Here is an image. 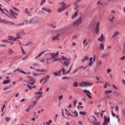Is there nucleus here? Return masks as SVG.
I'll use <instances>...</instances> for the list:
<instances>
[{"label": "nucleus", "instance_id": "423d86ee", "mask_svg": "<svg viewBox=\"0 0 125 125\" xmlns=\"http://www.w3.org/2000/svg\"><path fill=\"white\" fill-rule=\"evenodd\" d=\"M9 12L10 15H12L13 18H15V19H16L17 18V16H18V13L14 11L12 9H10Z\"/></svg>", "mask_w": 125, "mask_h": 125}, {"label": "nucleus", "instance_id": "b1692460", "mask_svg": "<svg viewBox=\"0 0 125 125\" xmlns=\"http://www.w3.org/2000/svg\"><path fill=\"white\" fill-rule=\"evenodd\" d=\"M35 71H36V72H41V73H45L46 72V70L44 69H36Z\"/></svg>", "mask_w": 125, "mask_h": 125}, {"label": "nucleus", "instance_id": "1a4fd4ad", "mask_svg": "<svg viewBox=\"0 0 125 125\" xmlns=\"http://www.w3.org/2000/svg\"><path fill=\"white\" fill-rule=\"evenodd\" d=\"M60 37V34L58 33L55 36L52 37V41H59V37Z\"/></svg>", "mask_w": 125, "mask_h": 125}, {"label": "nucleus", "instance_id": "9b49d317", "mask_svg": "<svg viewBox=\"0 0 125 125\" xmlns=\"http://www.w3.org/2000/svg\"><path fill=\"white\" fill-rule=\"evenodd\" d=\"M99 26H100L99 22H98L96 23V26L95 29V33H97V34H98V33H99Z\"/></svg>", "mask_w": 125, "mask_h": 125}, {"label": "nucleus", "instance_id": "f03ea898", "mask_svg": "<svg viewBox=\"0 0 125 125\" xmlns=\"http://www.w3.org/2000/svg\"><path fill=\"white\" fill-rule=\"evenodd\" d=\"M49 54L52 56L51 59H53L54 62H55V61H59V58H58L59 52H57L56 53H50Z\"/></svg>", "mask_w": 125, "mask_h": 125}, {"label": "nucleus", "instance_id": "69168bd1", "mask_svg": "<svg viewBox=\"0 0 125 125\" xmlns=\"http://www.w3.org/2000/svg\"><path fill=\"white\" fill-rule=\"evenodd\" d=\"M111 113H112V115L113 116V117H116V115L115 114V113H114L113 112V110L111 111Z\"/></svg>", "mask_w": 125, "mask_h": 125}, {"label": "nucleus", "instance_id": "7c9ffc66", "mask_svg": "<svg viewBox=\"0 0 125 125\" xmlns=\"http://www.w3.org/2000/svg\"><path fill=\"white\" fill-rule=\"evenodd\" d=\"M10 83V80H4L3 82L2 83L3 84H7V83Z\"/></svg>", "mask_w": 125, "mask_h": 125}, {"label": "nucleus", "instance_id": "cd10ccee", "mask_svg": "<svg viewBox=\"0 0 125 125\" xmlns=\"http://www.w3.org/2000/svg\"><path fill=\"white\" fill-rule=\"evenodd\" d=\"M83 44H84V46H86V45H87V44H88V42H87V39H84L83 41Z\"/></svg>", "mask_w": 125, "mask_h": 125}, {"label": "nucleus", "instance_id": "6e6552de", "mask_svg": "<svg viewBox=\"0 0 125 125\" xmlns=\"http://www.w3.org/2000/svg\"><path fill=\"white\" fill-rule=\"evenodd\" d=\"M104 122L103 124V125H108L109 122H110V118H107L106 116H104Z\"/></svg>", "mask_w": 125, "mask_h": 125}, {"label": "nucleus", "instance_id": "864d4df0", "mask_svg": "<svg viewBox=\"0 0 125 125\" xmlns=\"http://www.w3.org/2000/svg\"><path fill=\"white\" fill-rule=\"evenodd\" d=\"M13 9H14V10H16V11H19V12H20V11L19 10V9H18L14 7H13Z\"/></svg>", "mask_w": 125, "mask_h": 125}, {"label": "nucleus", "instance_id": "9d476101", "mask_svg": "<svg viewBox=\"0 0 125 125\" xmlns=\"http://www.w3.org/2000/svg\"><path fill=\"white\" fill-rule=\"evenodd\" d=\"M120 35V32L116 31L114 33V35L112 36V39H114V40H117L118 39L117 36Z\"/></svg>", "mask_w": 125, "mask_h": 125}, {"label": "nucleus", "instance_id": "c756f323", "mask_svg": "<svg viewBox=\"0 0 125 125\" xmlns=\"http://www.w3.org/2000/svg\"><path fill=\"white\" fill-rule=\"evenodd\" d=\"M46 82H47V80L45 78V77H44L40 81V83H46Z\"/></svg>", "mask_w": 125, "mask_h": 125}, {"label": "nucleus", "instance_id": "e2e57ef3", "mask_svg": "<svg viewBox=\"0 0 125 125\" xmlns=\"http://www.w3.org/2000/svg\"><path fill=\"white\" fill-rule=\"evenodd\" d=\"M27 87L29 88V89H32V86L30 85L27 84Z\"/></svg>", "mask_w": 125, "mask_h": 125}, {"label": "nucleus", "instance_id": "49530a36", "mask_svg": "<svg viewBox=\"0 0 125 125\" xmlns=\"http://www.w3.org/2000/svg\"><path fill=\"white\" fill-rule=\"evenodd\" d=\"M21 51L23 53V54H26V52L24 50V49H23V47L21 46Z\"/></svg>", "mask_w": 125, "mask_h": 125}, {"label": "nucleus", "instance_id": "4468645a", "mask_svg": "<svg viewBox=\"0 0 125 125\" xmlns=\"http://www.w3.org/2000/svg\"><path fill=\"white\" fill-rule=\"evenodd\" d=\"M27 78H28V80L29 81H30L31 82H32V83H30V84H34V83H36V80H35V79H34V78L33 77H30L28 76H27Z\"/></svg>", "mask_w": 125, "mask_h": 125}, {"label": "nucleus", "instance_id": "37998d69", "mask_svg": "<svg viewBox=\"0 0 125 125\" xmlns=\"http://www.w3.org/2000/svg\"><path fill=\"white\" fill-rule=\"evenodd\" d=\"M73 86H74V87L79 86V83H78V82H75L73 83Z\"/></svg>", "mask_w": 125, "mask_h": 125}, {"label": "nucleus", "instance_id": "ddd939ff", "mask_svg": "<svg viewBox=\"0 0 125 125\" xmlns=\"http://www.w3.org/2000/svg\"><path fill=\"white\" fill-rule=\"evenodd\" d=\"M42 92H39L37 93V95H36V100H39L41 97H42Z\"/></svg>", "mask_w": 125, "mask_h": 125}, {"label": "nucleus", "instance_id": "0e129e2a", "mask_svg": "<svg viewBox=\"0 0 125 125\" xmlns=\"http://www.w3.org/2000/svg\"><path fill=\"white\" fill-rule=\"evenodd\" d=\"M73 104H74V105L75 106H76V104H77V100H75L74 102H73Z\"/></svg>", "mask_w": 125, "mask_h": 125}, {"label": "nucleus", "instance_id": "aec40b11", "mask_svg": "<svg viewBox=\"0 0 125 125\" xmlns=\"http://www.w3.org/2000/svg\"><path fill=\"white\" fill-rule=\"evenodd\" d=\"M8 41H13L12 42H16V39L13 36H10L8 37Z\"/></svg>", "mask_w": 125, "mask_h": 125}, {"label": "nucleus", "instance_id": "a19ab883", "mask_svg": "<svg viewBox=\"0 0 125 125\" xmlns=\"http://www.w3.org/2000/svg\"><path fill=\"white\" fill-rule=\"evenodd\" d=\"M29 44H30V45H32V42H27L26 44H24V45L25 46H28V45H29Z\"/></svg>", "mask_w": 125, "mask_h": 125}, {"label": "nucleus", "instance_id": "5701e85b", "mask_svg": "<svg viewBox=\"0 0 125 125\" xmlns=\"http://www.w3.org/2000/svg\"><path fill=\"white\" fill-rule=\"evenodd\" d=\"M72 114H74V115H72L71 117H76L77 118L78 116H79V114L78 113V112L77 111H74L71 112Z\"/></svg>", "mask_w": 125, "mask_h": 125}, {"label": "nucleus", "instance_id": "79ce46f5", "mask_svg": "<svg viewBox=\"0 0 125 125\" xmlns=\"http://www.w3.org/2000/svg\"><path fill=\"white\" fill-rule=\"evenodd\" d=\"M45 1H46V0H42L41 1V3L40 4V5H42L43 4L45 3Z\"/></svg>", "mask_w": 125, "mask_h": 125}, {"label": "nucleus", "instance_id": "58836bf2", "mask_svg": "<svg viewBox=\"0 0 125 125\" xmlns=\"http://www.w3.org/2000/svg\"><path fill=\"white\" fill-rule=\"evenodd\" d=\"M98 66H101L102 65V61H98L97 62Z\"/></svg>", "mask_w": 125, "mask_h": 125}, {"label": "nucleus", "instance_id": "473e14b6", "mask_svg": "<svg viewBox=\"0 0 125 125\" xmlns=\"http://www.w3.org/2000/svg\"><path fill=\"white\" fill-rule=\"evenodd\" d=\"M79 114H80V115H82V116H85V115H86V112L80 111Z\"/></svg>", "mask_w": 125, "mask_h": 125}, {"label": "nucleus", "instance_id": "f257e3e1", "mask_svg": "<svg viewBox=\"0 0 125 125\" xmlns=\"http://www.w3.org/2000/svg\"><path fill=\"white\" fill-rule=\"evenodd\" d=\"M62 60L63 62H62L63 66H66V67H68L69 64H70V60L71 59L68 58L64 56H62Z\"/></svg>", "mask_w": 125, "mask_h": 125}, {"label": "nucleus", "instance_id": "bf43d9fd", "mask_svg": "<svg viewBox=\"0 0 125 125\" xmlns=\"http://www.w3.org/2000/svg\"><path fill=\"white\" fill-rule=\"evenodd\" d=\"M110 72H112V70H111V69H107L106 73L107 74H109V73H110Z\"/></svg>", "mask_w": 125, "mask_h": 125}, {"label": "nucleus", "instance_id": "f704fd0d", "mask_svg": "<svg viewBox=\"0 0 125 125\" xmlns=\"http://www.w3.org/2000/svg\"><path fill=\"white\" fill-rule=\"evenodd\" d=\"M25 13L26 14V15H28V16H30L31 14H29V11L28 10V9H26L25 10Z\"/></svg>", "mask_w": 125, "mask_h": 125}, {"label": "nucleus", "instance_id": "e433bc0d", "mask_svg": "<svg viewBox=\"0 0 125 125\" xmlns=\"http://www.w3.org/2000/svg\"><path fill=\"white\" fill-rule=\"evenodd\" d=\"M122 113L123 114V117H125V107L122 109Z\"/></svg>", "mask_w": 125, "mask_h": 125}, {"label": "nucleus", "instance_id": "09e8293b", "mask_svg": "<svg viewBox=\"0 0 125 125\" xmlns=\"http://www.w3.org/2000/svg\"><path fill=\"white\" fill-rule=\"evenodd\" d=\"M105 56H106V54H105L104 53H102L101 55V57L102 58H104V57H105Z\"/></svg>", "mask_w": 125, "mask_h": 125}, {"label": "nucleus", "instance_id": "dca6fc26", "mask_svg": "<svg viewBox=\"0 0 125 125\" xmlns=\"http://www.w3.org/2000/svg\"><path fill=\"white\" fill-rule=\"evenodd\" d=\"M45 52H46V51H43L41 53H39L38 56L35 57V60L39 59V58H40V57H41L42 54L45 53Z\"/></svg>", "mask_w": 125, "mask_h": 125}, {"label": "nucleus", "instance_id": "f8f14e48", "mask_svg": "<svg viewBox=\"0 0 125 125\" xmlns=\"http://www.w3.org/2000/svg\"><path fill=\"white\" fill-rule=\"evenodd\" d=\"M42 11H45L46 12H48L49 13H52L53 12L51 11L50 9L46 7H43L42 8Z\"/></svg>", "mask_w": 125, "mask_h": 125}, {"label": "nucleus", "instance_id": "774afa93", "mask_svg": "<svg viewBox=\"0 0 125 125\" xmlns=\"http://www.w3.org/2000/svg\"><path fill=\"white\" fill-rule=\"evenodd\" d=\"M33 66H35V67H38L39 66V64L38 63H34Z\"/></svg>", "mask_w": 125, "mask_h": 125}, {"label": "nucleus", "instance_id": "de8ad7c7", "mask_svg": "<svg viewBox=\"0 0 125 125\" xmlns=\"http://www.w3.org/2000/svg\"><path fill=\"white\" fill-rule=\"evenodd\" d=\"M104 92L105 94H106V93H111V92H112V90L105 91Z\"/></svg>", "mask_w": 125, "mask_h": 125}, {"label": "nucleus", "instance_id": "0eeeda50", "mask_svg": "<svg viewBox=\"0 0 125 125\" xmlns=\"http://www.w3.org/2000/svg\"><path fill=\"white\" fill-rule=\"evenodd\" d=\"M0 10V11H1V12L3 14H5V15H6L7 16H8V17H9V18H11V16L8 15V13L9 12H8V11H7L6 9H1Z\"/></svg>", "mask_w": 125, "mask_h": 125}, {"label": "nucleus", "instance_id": "a211bd4d", "mask_svg": "<svg viewBox=\"0 0 125 125\" xmlns=\"http://www.w3.org/2000/svg\"><path fill=\"white\" fill-rule=\"evenodd\" d=\"M78 12H79V9H77L76 10L75 13L74 14V15L71 17V19H75L77 16H78Z\"/></svg>", "mask_w": 125, "mask_h": 125}, {"label": "nucleus", "instance_id": "6ab92c4d", "mask_svg": "<svg viewBox=\"0 0 125 125\" xmlns=\"http://www.w3.org/2000/svg\"><path fill=\"white\" fill-rule=\"evenodd\" d=\"M1 42H5V43H7V42H8L9 43H10L11 45H12V44L14 43V42H8L7 40H1Z\"/></svg>", "mask_w": 125, "mask_h": 125}, {"label": "nucleus", "instance_id": "393cba45", "mask_svg": "<svg viewBox=\"0 0 125 125\" xmlns=\"http://www.w3.org/2000/svg\"><path fill=\"white\" fill-rule=\"evenodd\" d=\"M32 75L33 77H39V76H40V75H42V73L38 74L36 72H33Z\"/></svg>", "mask_w": 125, "mask_h": 125}, {"label": "nucleus", "instance_id": "2f4dec72", "mask_svg": "<svg viewBox=\"0 0 125 125\" xmlns=\"http://www.w3.org/2000/svg\"><path fill=\"white\" fill-rule=\"evenodd\" d=\"M83 92H84V93H86V94H91V93L88 91V90L84 89L83 90Z\"/></svg>", "mask_w": 125, "mask_h": 125}, {"label": "nucleus", "instance_id": "ea45409f", "mask_svg": "<svg viewBox=\"0 0 125 125\" xmlns=\"http://www.w3.org/2000/svg\"><path fill=\"white\" fill-rule=\"evenodd\" d=\"M5 103L6 102H5L4 104L1 107V112H3V109H4V108L5 107Z\"/></svg>", "mask_w": 125, "mask_h": 125}, {"label": "nucleus", "instance_id": "4c0bfd02", "mask_svg": "<svg viewBox=\"0 0 125 125\" xmlns=\"http://www.w3.org/2000/svg\"><path fill=\"white\" fill-rule=\"evenodd\" d=\"M89 58V57H85L82 60V61L83 62H85V61H86V60H88V59Z\"/></svg>", "mask_w": 125, "mask_h": 125}, {"label": "nucleus", "instance_id": "412c9836", "mask_svg": "<svg viewBox=\"0 0 125 125\" xmlns=\"http://www.w3.org/2000/svg\"><path fill=\"white\" fill-rule=\"evenodd\" d=\"M104 36H103V35H102L101 37L98 38V42H104Z\"/></svg>", "mask_w": 125, "mask_h": 125}, {"label": "nucleus", "instance_id": "39448f33", "mask_svg": "<svg viewBox=\"0 0 125 125\" xmlns=\"http://www.w3.org/2000/svg\"><path fill=\"white\" fill-rule=\"evenodd\" d=\"M82 21L83 19L82 17L79 18L75 22L73 23V26L76 27V26H79V25H81V24H82Z\"/></svg>", "mask_w": 125, "mask_h": 125}, {"label": "nucleus", "instance_id": "4d7b16f0", "mask_svg": "<svg viewBox=\"0 0 125 125\" xmlns=\"http://www.w3.org/2000/svg\"><path fill=\"white\" fill-rule=\"evenodd\" d=\"M5 121H6V122H8L9 121H10V118H8V117H6V118H5Z\"/></svg>", "mask_w": 125, "mask_h": 125}, {"label": "nucleus", "instance_id": "8fccbe9b", "mask_svg": "<svg viewBox=\"0 0 125 125\" xmlns=\"http://www.w3.org/2000/svg\"><path fill=\"white\" fill-rule=\"evenodd\" d=\"M62 98H63V95H62L59 96V100L60 101V100H61V99H62Z\"/></svg>", "mask_w": 125, "mask_h": 125}, {"label": "nucleus", "instance_id": "2eb2a0df", "mask_svg": "<svg viewBox=\"0 0 125 125\" xmlns=\"http://www.w3.org/2000/svg\"><path fill=\"white\" fill-rule=\"evenodd\" d=\"M62 72L63 75H66V73H65V68L63 66H62V69L58 72L59 76H60V75H61V73Z\"/></svg>", "mask_w": 125, "mask_h": 125}, {"label": "nucleus", "instance_id": "6e6d98bb", "mask_svg": "<svg viewBox=\"0 0 125 125\" xmlns=\"http://www.w3.org/2000/svg\"><path fill=\"white\" fill-rule=\"evenodd\" d=\"M87 96H88V97H89L90 99L91 98H92V97L90 95V94H86Z\"/></svg>", "mask_w": 125, "mask_h": 125}, {"label": "nucleus", "instance_id": "603ef678", "mask_svg": "<svg viewBox=\"0 0 125 125\" xmlns=\"http://www.w3.org/2000/svg\"><path fill=\"white\" fill-rule=\"evenodd\" d=\"M49 78H50V76L49 75H46V76L45 77V78H46V80H47V81H48V79H49Z\"/></svg>", "mask_w": 125, "mask_h": 125}, {"label": "nucleus", "instance_id": "052dcab7", "mask_svg": "<svg viewBox=\"0 0 125 125\" xmlns=\"http://www.w3.org/2000/svg\"><path fill=\"white\" fill-rule=\"evenodd\" d=\"M54 76H59V74L57 72H54Z\"/></svg>", "mask_w": 125, "mask_h": 125}, {"label": "nucleus", "instance_id": "a878e982", "mask_svg": "<svg viewBox=\"0 0 125 125\" xmlns=\"http://www.w3.org/2000/svg\"><path fill=\"white\" fill-rule=\"evenodd\" d=\"M64 111H65V115H66V116H73V115H72V114L69 113V111L68 110H67V109H64Z\"/></svg>", "mask_w": 125, "mask_h": 125}, {"label": "nucleus", "instance_id": "13d9d810", "mask_svg": "<svg viewBox=\"0 0 125 125\" xmlns=\"http://www.w3.org/2000/svg\"><path fill=\"white\" fill-rule=\"evenodd\" d=\"M115 110L117 111H119V106H118V105L115 106Z\"/></svg>", "mask_w": 125, "mask_h": 125}, {"label": "nucleus", "instance_id": "5fc2aeb1", "mask_svg": "<svg viewBox=\"0 0 125 125\" xmlns=\"http://www.w3.org/2000/svg\"><path fill=\"white\" fill-rule=\"evenodd\" d=\"M72 69V66L71 67V68H70V69L65 73V75H67V74H69V73H70V72H71V70Z\"/></svg>", "mask_w": 125, "mask_h": 125}, {"label": "nucleus", "instance_id": "bb28decb", "mask_svg": "<svg viewBox=\"0 0 125 125\" xmlns=\"http://www.w3.org/2000/svg\"><path fill=\"white\" fill-rule=\"evenodd\" d=\"M80 1H82V0H77L76 2L74 3L75 5H76L75 9L79 8V6H77V4H78V2H80Z\"/></svg>", "mask_w": 125, "mask_h": 125}, {"label": "nucleus", "instance_id": "72a5a7b5", "mask_svg": "<svg viewBox=\"0 0 125 125\" xmlns=\"http://www.w3.org/2000/svg\"><path fill=\"white\" fill-rule=\"evenodd\" d=\"M115 16H112V17H110L109 20L110 22H113L114 21V19H115Z\"/></svg>", "mask_w": 125, "mask_h": 125}, {"label": "nucleus", "instance_id": "a18cd8bd", "mask_svg": "<svg viewBox=\"0 0 125 125\" xmlns=\"http://www.w3.org/2000/svg\"><path fill=\"white\" fill-rule=\"evenodd\" d=\"M4 22H5V20L0 18V23H4Z\"/></svg>", "mask_w": 125, "mask_h": 125}, {"label": "nucleus", "instance_id": "3c124183", "mask_svg": "<svg viewBox=\"0 0 125 125\" xmlns=\"http://www.w3.org/2000/svg\"><path fill=\"white\" fill-rule=\"evenodd\" d=\"M13 52V51H12V50H11V49H9L8 53H9V54H11V53H12Z\"/></svg>", "mask_w": 125, "mask_h": 125}, {"label": "nucleus", "instance_id": "f3484780", "mask_svg": "<svg viewBox=\"0 0 125 125\" xmlns=\"http://www.w3.org/2000/svg\"><path fill=\"white\" fill-rule=\"evenodd\" d=\"M37 103H38V100H36L34 101H33L30 105H29V107H31V108H33V107H34V106H36L37 104Z\"/></svg>", "mask_w": 125, "mask_h": 125}, {"label": "nucleus", "instance_id": "c9c22d12", "mask_svg": "<svg viewBox=\"0 0 125 125\" xmlns=\"http://www.w3.org/2000/svg\"><path fill=\"white\" fill-rule=\"evenodd\" d=\"M16 71H18V72H20V73H21V74H23L24 75H26V72L21 70H20V69H17Z\"/></svg>", "mask_w": 125, "mask_h": 125}, {"label": "nucleus", "instance_id": "20e7f679", "mask_svg": "<svg viewBox=\"0 0 125 125\" xmlns=\"http://www.w3.org/2000/svg\"><path fill=\"white\" fill-rule=\"evenodd\" d=\"M79 85L82 87H83V86H91V85H92V83L87 82H82L79 83Z\"/></svg>", "mask_w": 125, "mask_h": 125}, {"label": "nucleus", "instance_id": "4be33fe9", "mask_svg": "<svg viewBox=\"0 0 125 125\" xmlns=\"http://www.w3.org/2000/svg\"><path fill=\"white\" fill-rule=\"evenodd\" d=\"M92 60H93V57H91L89 59V62H88V66H89V67H90V66L92 65Z\"/></svg>", "mask_w": 125, "mask_h": 125}, {"label": "nucleus", "instance_id": "7ed1b4c3", "mask_svg": "<svg viewBox=\"0 0 125 125\" xmlns=\"http://www.w3.org/2000/svg\"><path fill=\"white\" fill-rule=\"evenodd\" d=\"M60 4H61L62 6L61 8H59L58 9V12H62V11H64V10H65L66 8H68V7L70 6V5L68 6H66V4H65L64 2L60 3Z\"/></svg>", "mask_w": 125, "mask_h": 125}, {"label": "nucleus", "instance_id": "680f3d73", "mask_svg": "<svg viewBox=\"0 0 125 125\" xmlns=\"http://www.w3.org/2000/svg\"><path fill=\"white\" fill-rule=\"evenodd\" d=\"M51 123H52V120H49V123H48L47 122H46V125H49V124H51Z\"/></svg>", "mask_w": 125, "mask_h": 125}, {"label": "nucleus", "instance_id": "c03bdc74", "mask_svg": "<svg viewBox=\"0 0 125 125\" xmlns=\"http://www.w3.org/2000/svg\"><path fill=\"white\" fill-rule=\"evenodd\" d=\"M93 124L94 125H100V123H99V122H98V123H97V121H96V122H93Z\"/></svg>", "mask_w": 125, "mask_h": 125}, {"label": "nucleus", "instance_id": "338daca9", "mask_svg": "<svg viewBox=\"0 0 125 125\" xmlns=\"http://www.w3.org/2000/svg\"><path fill=\"white\" fill-rule=\"evenodd\" d=\"M97 4H98V5H99V4H100L101 5H102V4L101 3V2L100 1H99L97 2Z\"/></svg>", "mask_w": 125, "mask_h": 125}, {"label": "nucleus", "instance_id": "c85d7f7f", "mask_svg": "<svg viewBox=\"0 0 125 125\" xmlns=\"http://www.w3.org/2000/svg\"><path fill=\"white\" fill-rule=\"evenodd\" d=\"M100 50H104V44H103V43H101L100 45Z\"/></svg>", "mask_w": 125, "mask_h": 125}]
</instances>
